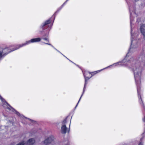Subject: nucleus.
I'll use <instances>...</instances> for the list:
<instances>
[{"label":"nucleus","instance_id":"nucleus-22","mask_svg":"<svg viewBox=\"0 0 145 145\" xmlns=\"http://www.w3.org/2000/svg\"><path fill=\"white\" fill-rule=\"evenodd\" d=\"M75 65H77V64H76V63H74V62H73V63Z\"/></svg>","mask_w":145,"mask_h":145},{"label":"nucleus","instance_id":"nucleus-19","mask_svg":"<svg viewBox=\"0 0 145 145\" xmlns=\"http://www.w3.org/2000/svg\"><path fill=\"white\" fill-rule=\"evenodd\" d=\"M63 56H64L65 57L66 59H67L68 60H69V59L67 58L66 56H65L63 54H62Z\"/></svg>","mask_w":145,"mask_h":145},{"label":"nucleus","instance_id":"nucleus-10","mask_svg":"<svg viewBox=\"0 0 145 145\" xmlns=\"http://www.w3.org/2000/svg\"><path fill=\"white\" fill-rule=\"evenodd\" d=\"M70 127H61V132L63 134H64L69 131Z\"/></svg>","mask_w":145,"mask_h":145},{"label":"nucleus","instance_id":"nucleus-13","mask_svg":"<svg viewBox=\"0 0 145 145\" xmlns=\"http://www.w3.org/2000/svg\"><path fill=\"white\" fill-rule=\"evenodd\" d=\"M145 133H144L141 135V137L140 138V141L144 142V140L145 137Z\"/></svg>","mask_w":145,"mask_h":145},{"label":"nucleus","instance_id":"nucleus-6","mask_svg":"<svg viewBox=\"0 0 145 145\" xmlns=\"http://www.w3.org/2000/svg\"><path fill=\"white\" fill-rule=\"evenodd\" d=\"M68 117V116H67L61 122H57L55 123L56 125L57 126H61V127H67L66 126L67 124V120Z\"/></svg>","mask_w":145,"mask_h":145},{"label":"nucleus","instance_id":"nucleus-1","mask_svg":"<svg viewBox=\"0 0 145 145\" xmlns=\"http://www.w3.org/2000/svg\"><path fill=\"white\" fill-rule=\"evenodd\" d=\"M130 12V24L131 27V45L128 52L127 54L124 58L121 61L109 65L105 68L106 69L110 67H116L120 65L128 67L129 69H131L133 71L134 76L135 79L137 87V90L139 98V102L142 106L145 111V105H144L142 99L141 91L140 89V83L141 75L142 70V67L141 66V62L145 63V54L142 52L138 60L134 59L133 57L131 58L130 55L131 52H133L137 50L138 46V42L136 39L134 38V35L132 33V22L134 19L132 14H136V7H129Z\"/></svg>","mask_w":145,"mask_h":145},{"label":"nucleus","instance_id":"nucleus-12","mask_svg":"<svg viewBox=\"0 0 145 145\" xmlns=\"http://www.w3.org/2000/svg\"><path fill=\"white\" fill-rule=\"evenodd\" d=\"M44 43L46 44L49 45L50 46H51L55 50H56V51H57V52L60 53V54H61V55L62 54L61 52L59 50H57L56 48L54 46H53L51 44L49 43H46L45 42H43Z\"/></svg>","mask_w":145,"mask_h":145},{"label":"nucleus","instance_id":"nucleus-16","mask_svg":"<svg viewBox=\"0 0 145 145\" xmlns=\"http://www.w3.org/2000/svg\"><path fill=\"white\" fill-rule=\"evenodd\" d=\"M69 0H66L65 2L61 5L63 7L65 5V4L67 3V2L69 1Z\"/></svg>","mask_w":145,"mask_h":145},{"label":"nucleus","instance_id":"nucleus-27","mask_svg":"<svg viewBox=\"0 0 145 145\" xmlns=\"http://www.w3.org/2000/svg\"><path fill=\"white\" fill-rule=\"evenodd\" d=\"M136 36H138V34H136Z\"/></svg>","mask_w":145,"mask_h":145},{"label":"nucleus","instance_id":"nucleus-3","mask_svg":"<svg viewBox=\"0 0 145 145\" xmlns=\"http://www.w3.org/2000/svg\"><path fill=\"white\" fill-rule=\"evenodd\" d=\"M0 99L1 101L4 103L3 104L5 103L7 106H8L9 107H8L7 108L9 110L11 111L12 112L15 114L18 117L23 118H25V119H27L29 120V125L33 126H40L43 125H45L46 123L42 121H37L34 120L24 116L23 115L20 114L15 109L12 107L10 105L8 104L5 100L0 95Z\"/></svg>","mask_w":145,"mask_h":145},{"label":"nucleus","instance_id":"nucleus-18","mask_svg":"<svg viewBox=\"0 0 145 145\" xmlns=\"http://www.w3.org/2000/svg\"><path fill=\"white\" fill-rule=\"evenodd\" d=\"M142 120L144 122H145V116L144 117V118H143Z\"/></svg>","mask_w":145,"mask_h":145},{"label":"nucleus","instance_id":"nucleus-28","mask_svg":"<svg viewBox=\"0 0 145 145\" xmlns=\"http://www.w3.org/2000/svg\"><path fill=\"white\" fill-rule=\"evenodd\" d=\"M54 145H57L56 144H54Z\"/></svg>","mask_w":145,"mask_h":145},{"label":"nucleus","instance_id":"nucleus-9","mask_svg":"<svg viewBox=\"0 0 145 145\" xmlns=\"http://www.w3.org/2000/svg\"><path fill=\"white\" fill-rule=\"evenodd\" d=\"M35 142V140L33 138L29 139L27 142L26 145H32Z\"/></svg>","mask_w":145,"mask_h":145},{"label":"nucleus","instance_id":"nucleus-17","mask_svg":"<svg viewBox=\"0 0 145 145\" xmlns=\"http://www.w3.org/2000/svg\"><path fill=\"white\" fill-rule=\"evenodd\" d=\"M65 145H69V144H68V141H66L65 142Z\"/></svg>","mask_w":145,"mask_h":145},{"label":"nucleus","instance_id":"nucleus-15","mask_svg":"<svg viewBox=\"0 0 145 145\" xmlns=\"http://www.w3.org/2000/svg\"><path fill=\"white\" fill-rule=\"evenodd\" d=\"M144 142L139 141L138 145H144Z\"/></svg>","mask_w":145,"mask_h":145},{"label":"nucleus","instance_id":"nucleus-11","mask_svg":"<svg viewBox=\"0 0 145 145\" xmlns=\"http://www.w3.org/2000/svg\"><path fill=\"white\" fill-rule=\"evenodd\" d=\"M105 69L104 68L102 69H101V70L96 71L94 72H90V74L91 75V76L90 77H91V78L92 76L95 75V74H96L98 73V72H100L102 71V70Z\"/></svg>","mask_w":145,"mask_h":145},{"label":"nucleus","instance_id":"nucleus-25","mask_svg":"<svg viewBox=\"0 0 145 145\" xmlns=\"http://www.w3.org/2000/svg\"><path fill=\"white\" fill-rule=\"evenodd\" d=\"M144 133H145V128H144Z\"/></svg>","mask_w":145,"mask_h":145},{"label":"nucleus","instance_id":"nucleus-20","mask_svg":"<svg viewBox=\"0 0 145 145\" xmlns=\"http://www.w3.org/2000/svg\"><path fill=\"white\" fill-rule=\"evenodd\" d=\"M70 61L72 63H73V62H72V61L71 60H70L69 59V60H68Z\"/></svg>","mask_w":145,"mask_h":145},{"label":"nucleus","instance_id":"nucleus-24","mask_svg":"<svg viewBox=\"0 0 145 145\" xmlns=\"http://www.w3.org/2000/svg\"><path fill=\"white\" fill-rule=\"evenodd\" d=\"M138 0H135V1L136 2L137 1H138Z\"/></svg>","mask_w":145,"mask_h":145},{"label":"nucleus","instance_id":"nucleus-21","mask_svg":"<svg viewBox=\"0 0 145 145\" xmlns=\"http://www.w3.org/2000/svg\"><path fill=\"white\" fill-rule=\"evenodd\" d=\"M76 66H77L78 67L80 68V67H79V66L78 65H76Z\"/></svg>","mask_w":145,"mask_h":145},{"label":"nucleus","instance_id":"nucleus-2","mask_svg":"<svg viewBox=\"0 0 145 145\" xmlns=\"http://www.w3.org/2000/svg\"><path fill=\"white\" fill-rule=\"evenodd\" d=\"M63 7L61 5L57 9L51 18L42 23L40 25L38 31V33L41 35V38L38 37L34 38L37 39V40H39L36 41V42H40L42 39L49 42V33L53 25L56 15Z\"/></svg>","mask_w":145,"mask_h":145},{"label":"nucleus","instance_id":"nucleus-14","mask_svg":"<svg viewBox=\"0 0 145 145\" xmlns=\"http://www.w3.org/2000/svg\"><path fill=\"white\" fill-rule=\"evenodd\" d=\"M8 122L10 124H12V126L14 125V123L13 120H9Z\"/></svg>","mask_w":145,"mask_h":145},{"label":"nucleus","instance_id":"nucleus-4","mask_svg":"<svg viewBox=\"0 0 145 145\" xmlns=\"http://www.w3.org/2000/svg\"><path fill=\"white\" fill-rule=\"evenodd\" d=\"M37 39H32L31 40L26 41L25 42L21 44H17L15 46L14 48L10 49L8 47H6L3 49L2 51H0V61L2 59L3 57H5L9 53L17 50L20 48L26 46L31 43L36 42V41L38 40Z\"/></svg>","mask_w":145,"mask_h":145},{"label":"nucleus","instance_id":"nucleus-5","mask_svg":"<svg viewBox=\"0 0 145 145\" xmlns=\"http://www.w3.org/2000/svg\"><path fill=\"white\" fill-rule=\"evenodd\" d=\"M90 72L86 70L85 71H82L83 74L85 79V82L84 88L83 90L82 94L78 103L76 105L75 107L74 108V109H75L76 107H77L83 95L84 94V93L85 91L86 85L88 83V81L89 80V79L90 78H91V77L90 76H88V74H90Z\"/></svg>","mask_w":145,"mask_h":145},{"label":"nucleus","instance_id":"nucleus-29","mask_svg":"<svg viewBox=\"0 0 145 145\" xmlns=\"http://www.w3.org/2000/svg\"><path fill=\"white\" fill-rule=\"evenodd\" d=\"M0 127H1V126H0Z\"/></svg>","mask_w":145,"mask_h":145},{"label":"nucleus","instance_id":"nucleus-7","mask_svg":"<svg viewBox=\"0 0 145 145\" xmlns=\"http://www.w3.org/2000/svg\"><path fill=\"white\" fill-rule=\"evenodd\" d=\"M54 137L53 136H51L48 137L44 141V143L46 145L52 142L54 140Z\"/></svg>","mask_w":145,"mask_h":145},{"label":"nucleus","instance_id":"nucleus-23","mask_svg":"<svg viewBox=\"0 0 145 145\" xmlns=\"http://www.w3.org/2000/svg\"><path fill=\"white\" fill-rule=\"evenodd\" d=\"M70 124H71V122H70L69 124V127H70Z\"/></svg>","mask_w":145,"mask_h":145},{"label":"nucleus","instance_id":"nucleus-8","mask_svg":"<svg viewBox=\"0 0 145 145\" xmlns=\"http://www.w3.org/2000/svg\"><path fill=\"white\" fill-rule=\"evenodd\" d=\"M140 31L141 34L143 35V39L145 40V25L143 24L140 26Z\"/></svg>","mask_w":145,"mask_h":145},{"label":"nucleus","instance_id":"nucleus-26","mask_svg":"<svg viewBox=\"0 0 145 145\" xmlns=\"http://www.w3.org/2000/svg\"><path fill=\"white\" fill-rule=\"evenodd\" d=\"M5 127H8V126H5Z\"/></svg>","mask_w":145,"mask_h":145}]
</instances>
